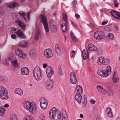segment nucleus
Here are the masks:
<instances>
[{"instance_id":"11","label":"nucleus","mask_w":120,"mask_h":120,"mask_svg":"<svg viewBox=\"0 0 120 120\" xmlns=\"http://www.w3.org/2000/svg\"><path fill=\"white\" fill-rule=\"evenodd\" d=\"M46 86L47 89L49 90L51 89L53 86V82L52 80H49L46 82Z\"/></svg>"},{"instance_id":"30","label":"nucleus","mask_w":120,"mask_h":120,"mask_svg":"<svg viewBox=\"0 0 120 120\" xmlns=\"http://www.w3.org/2000/svg\"><path fill=\"white\" fill-rule=\"evenodd\" d=\"M110 62L109 60L108 59H103L102 64L105 65L109 64Z\"/></svg>"},{"instance_id":"14","label":"nucleus","mask_w":120,"mask_h":120,"mask_svg":"<svg viewBox=\"0 0 120 120\" xmlns=\"http://www.w3.org/2000/svg\"><path fill=\"white\" fill-rule=\"evenodd\" d=\"M81 94L76 93L75 96V99L79 104H80L81 102L82 96Z\"/></svg>"},{"instance_id":"25","label":"nucleus","mask_w":120,"mask_h":120,"mask_svg":"<svg viewBox=\"0 0 120 120\" xmlns=\"http://www.w3.org/2000/svg\"><path fill=\"white\" fill-rule=\"evenodd\" d=\"M70 35L72 39L74 42H76L77 41V39L75 37V35L71 31L70 34Z\"/></svg>"},{"instance_id":"15","label":"nucleus","mask_w":120,"mask_h":120,"mask_svg":"<svg viewBox=\"0 0 120 120\" xmlns=\"http://www.w3.org/2000/svg\"><path fill=\"white\" fill-rule=\"evenodd\" d=\"M88 47L89 50L90 52L95 51L97 49V48L92 44H89L88 45Z\"/></svg>"},{"instance_id":"46","label":"nucleus","mask_w":120,"mask_h":120,"mask_svg":"<svg viewBox=\"0 0 120 120\" xmlns=\"http://www.w3.org/2000/svg\"><path fill=\"white\" fill-rule=\"evenodd\" d=\"M97 88L98 91L100 92L101 90L103 89V87L100 85H97Z\"/></svg>"},{"instance_id":"4","label":"nucleus","mask_w":120,"mask_h":120,"mask_svg":"<svg viewBox=\"0 0 120 120\" xmlns=\"http://www.w3.org/2000/svg\"><path fill=\"white\" fill-rule=\"evenodd\" d=\"M33 75L34 78L37 81L40 80L42 78L41 71L38 67H35L34 69Z\"/></svg>"},{"instance_id":"64","label":"nucleus","mask_w":120,"mask_h":120,"mask_svg":"<svg viewBox=\"0 0 120 120\" xmlns=\"http://www.w3.org/2000/svg\"><path fill=\"white\" fill-rule=\"evenodd\" d=\"M11 29L13 31H15L16 30V29L14 27L12 28Z\"/></svg>"},{"instance_id":"3","label":"nucleus","mask_w":120,"mask_h":120,"mask_svg":"<svg viewBox=\"0 0 120 120\" xmlns=\"http://www.w3.org/2000/svg\"><path fill=\"white\" fill-rule=\"evenodd\" d=\"M98 74L99 75L103 77H106L111 73V68L110 66H108L105 69L101 71L98 70Z\"/></svg>"},{"instance_id":"56","label":"nucleus","mask_w":120,"mask_h":120,"mask_svg":"<svg viewBox=\"0 0 120 120\" xmlns=\"http://www.w3.org/2000/svg\"><path fill=\"white\" fill-rule=\"evenodd\" d=\"M22 50L19 49H17L15 51V52H22Z\"/></svg>"},{"instance_id":"12","label":"nucleus","mask_w":120,"mask_h":120,"mask_svg":"<svg viewBox=\"0 0 120 120\" xmlns=\"http://www.w3.org/2000/svg\"><path fill=\"white\" fill-rule=\"evenodd\" d=\"M55 49L56 52H63L62 46L59 45H56L55 47Z\"/></svg>"},{"instance_id":"63","label":"nucleus","mask_w":120,"mask_h":120,"mask_svg":"<svg viewBox=\"0 0 120 120\" xmlns=\"http://www.w3.org/2000/svg\"><path fill=\"white\" fill-rule=\"evenodd\" d=\"M71 23L74 27H76V26L73 22H71Z\"/></svg>"},{"instance_id":"50","label":"nucleus","mask_w":120,"mask_h":120,"mask_svg":"<svg viewBox=\"0 0 120 120\" xmlns=\"http://www.w3.org/2000/svg\"><path fill=\"white\" fill-rule=\"evenodd\" d=\"M116 18L117 19H120V13L118 12H117L116 14Z\"/></svg>"},{"instance_id":"37","label":"nucleus","mask_w":120,"mask_h":120,"mask_svg":"<svg viewBox=\"0 0 120 120\" xmlns=\"http://www.w3.org/2000/svg\"><path fill=\"white\" fill-rule=\"evenodd\" d=\"M98 60L97 61V63L98 64V65H101V64H102L103 59L102 57H100L99 59H98Z\"/></svg>"},{"instance_id":"7","label":"nucleus","mask_w":120,"mask_h":120,"mask_svg":"<svg viewBox=\"0 0 120 120\" xmlns=\"http://www.w3.org/2000/svg\"><path fill=\"white\" fill-rule=\"evenodd\" d=\"M94 36L96 39L99 40L103 39L105 36L104 34L102 31H98L95 33Z\"/></svg>"},{"instance_id":"10","label":"nucleus","mask_w":120,"mask_h":120,"mask_svg":"<svg viewBox=\"0 0 120 120\" xmlns=\"http://www.w3.org/2000/svg\"><path fill=\"white\" fill-rule=\"evenodd\" d=\"M46 73L48 78L49 79L50 78L53 73L52 68L50 66H48L46 70Z\"/></svg>"},{"instance_id":"41","label":"nucleus","mask_w":120,"mask_h":120,"mask_svg":"<svg viewBox=\"0 0 120 120\" xmlns=\"http://www.w3.org/2000/svg\"><path fill=\"white\" fill-rule=\"evenodd\" d=\"M10 120H18L15 114L12 115L11 117Z\"/></svg>"},{"instance_id":"19","label":"nucleus","mask_w":120,"mask_h":120,"mask_svg":"<svg viewBox=\"0 0 120 120\" xmlns=\"http://www.w3.org/2000/svg\"><path fill=\"white\" fill-rule=\"evenodd\" d=\"M15 93L20 95L22 96L23 94V91L21 89L16 88L15 90Z\"/></svg>"},{"instance_id":"17","label":"nucleus","mask_w":120,"mask_h":120,"mask_svg":"<svg viewBox=\"0 0 120 120\" xmlns=\"http://www.w3.org/2000/svg\"><path fill=\"white\" fill-rule=\"evenodd\" d=\"M111 111V109L109 107L107 108L106 110V111L107 113V115L110 118H112L113 116V114Z\"/></svg>"},{"instance_id":"54","label":"nucleus","mask_w":120,"mask_h":120,"mask_svg":"<svg viewBox=\"0 0 120 120\" xmlns=\"http://www.w3.org/2000/svg\"><path fill=\"white\" fill-rule=\"evenodd\" d=\"M58 72L60 75H61L62 74V70L60 68H59L58 69Z\"/></svg>"},{"instance_id":"36","label":"nucleus","mask_w":120,"mask_h":120,"mask_svg":"<svg viewBox=\"0 0 120 120\" xmlns=\"http://www.w3.org/2000/svg\"><path fill=\"white\" fill-rule=\"evenodd\" d=\"M40 35V32L38 31L35 34V40L36 41L38 40L39 37Z\"/></svg>"},{"instance_id":"58","label":"nucleus","mask_w":120,"mask_h":120,"mask_svg":"<svg viewBox=\"0 0 120 120\" xmlns=\"http://www.w3.org/2000/svg\"><path fill=\"white\" fill-rule=\"evenodd\" d=\"M19 14L20 15L22 16H25L26 15L25 13H19Z\"/></svg>"},{"instance_id":"20","label":"nucleus","mask_w":120,"mask_h":120,"mask_svg":"<svg viewBox=\"0 0 120 120\" xmlns=\"http://www.w3.org/2000/svg\"><path fill=\"white\" fill-rule=\"evenodd\" d=\"M76 90L78 94H82V86L80 85H78L76 87Z\"/></svg>"},{"instance_id":"33","label":"nucleus","mask_w":120,"mask_h":120,"mask_svg":"<svg viewBox=\"0 0 120 120\" xmlns=\"http://www.w3.org/2000/svg\"><path fill=\"white\" fill-rule=\"evenodd\" d=\"M70 80L71 83L72 84H75L77 82L76 78L70 79Z\"/></svg>"},{"instance_id":"57","label":"nucleus","mask_w":120,"mask_h":120,"mask_svg":"<svg viewBox=\"0 0 120 120\" xmlns=\"http://www.w3.org/2000/svg\"><path fill=\"white\" fill-rule=\"evenodd\" d=\"M30 12H28L27 13V17L28 20L30 19Z\"/></svg>"},{"instance_id":"59","label":"nucleus","mask_w":120,"mask_h":120,"mask_svg":"<svg viewBox=\"0 0 120 120\" xmlns=\"http://www.w3.org/2000/svg\"><path fill=\"white\" fill-rule=\"evenodd\" d=\"M90 101L91 103L92 104H95V101L93 100H91Z\"/></svg>"},{"instance_id":"40","label":"nucleus","mask_w":120,"mask_h":120,"mask_svg":"<svg viewBox=\"0 0 120 120\" xmlns=\"http://www.w3.org/2000/svg\"><path fill=\"white\" fill-rule=\"evenodd\" d=\"M117 12L116 11L112 10L111 12V13L112 16L115 18H116V14Z\"/></svg>"},{"instance_id":"62","label":"nucleus","mask_w":120,"mask_h":120,"mask_svg":"<svg viewBox=\"0 0 120 120\" xmlns=\"http://www.w3.org/2000/svg\"><path fill=\"white\" fill-rule=\"evenodd\" d=\"M76 17L77 18H78L79 17L80 15L77 13H76L75 15Z\"/></svg>"},{"instance_id":"31","label":"nucleus","mask_w":120,"mask_h":120,"mask_svg":"<svg viewBox=\"0 0 120 120\" xmlns=\"http://www.w3.org/2000/svg\"><path fill=\"white\" fill-rule=\"evenodd\" d=\"M5 110L2 107H0V116H3L4 115Z\"/></svg>"},{"instance_id":"6","label":"nucleus","mask_w":120,"mask_h":120,"mask_svg":"<svg viewBox=\"0 0 120 120\" xmlns=\"http://www.w3.org/2000/svg\"><path fill=\"white\" fill-rule=\"evenodd\" d=\"M41 22L43 25L45 30L46 32H48L49 31V28L46 17L45 16L43 15H41Z\"/></svg>"},{"instance_id":"43","label":"nucleus","mask_w":120,"mask_h":120,"mask_svg":"<svg viewBox=\"0 0 120 120\" xmlns=\"http://www.w3.org/2000/svg\"><path fill=\"white\" fill-rule=\"evenodd\" d=\"M6 79L5 76L3 75H1L0 76V81H3Z\"/></svg>"},{"instance_id":"28","label":"nucleus","mask_w":120,"mask_h":120,"mask_svg":"<svg viewBox=\"0 0 120 120\" xmlns=\"http://www.w3.org/2000/svg\"><path fill=\"white\" fill-rule=\"evenodd\" d=\"M62 120H67V115L66 112L64 111L62 113Z\"/></svg>"},{"instance_id":"42","label":"nucleus","mask_w":120,"mask_h":120,"mask_svg":"<svg viewBox=\"0 0 120 120\" xmlns=\"http://www.w3.org/2000/svg\"><path fill=\"white\" fill-rule=\"evenodd\" d=\"M108 38L110 39H112L114 38L113 35L111 33L109 34L107 36Z\"/></svg>"},{"instance_id":"13","label":"nucleus","mask_w":120,"mask_h":120,"mask_svg":"<svg viewBox=\"0 0 120 120\" xmlns=\"http://www.w3.org/2000/svg\"><path fill=\"white\" fill-rule=\"evenodd\" d=\"M21 74L24 75H28L29 72L28 69L26 67L21 68Z\"/></svg>"},{"instance_id":"21","label":"nucleus","mask_w":120,"mask_h":120,"mask_svg":"<svg viewBox=\"0 0 120 120\" xmlns=\"http://www.w3.org/2000/svg\"><path fill=\"white\" fill-rule=\"evenodd\" d=\"M16 55L19 56L21 59L25 58L26 55L25 53H15Z\"/></svg>"},{"instance_id":"18","label":"nucleus","mask_w":120,"mask_h":120,"mask_svg":"<svg viewBox=\"0 0 120 120\" xmlns=\"http://www.w3.org/2000/svg\"><path fill=\"white\" fill-rule=\"evenodd\" d=\"M19 26L21 28L22 30H25V26L24 24L20 20H18L16 21Z\"/></svg>"},{"instance_id":"22","label":"nucleus","mask_w":120,"mask_h":120,"mask_svg":"<svg viewBox=\"0 0 120 120\" xmlns=\"http://www.w3.org/2000/svg\"><path fill=\"white\" fill-rule=\"evenodd\" d=\"M112 80L114 83H116L118 81V78L117 75L115 74V72L113 75Z\"/></svg>"},{"instance_id":"9","label":"nucleus","mask_w":120,"mask_h":120,"mask_svg":"<svg viewBox=\"0 0 120 120\" xmlns=\"http://www.w3.org/2000/svg\"><path fill=\"white\" fill-rule=\"evenodd\" d=\"M40 105L41 108L42 109L46 108L48 105V101L45 98H42L41 100Z\"/></svg>"},{"instance_id":"39","label":"nucleus","mask_w":120,"mask_h":120,"mask_svg":"<svg viewBox=\"0 0 120 120\" xmlns=\"http://www.w3.org/2000/svg\"><path fill=\"white\" fill-rule=\"evenodd\" d=\"M83 55V58L84 60H85L87 58H88L89 56V53H87V54H86V53H82Z\"/></svg>"},{"instance_id":"45","label":"nucleus","mask_w":120,"mask_h":120,"mask_svg":"<svg viewBox=\"0 0 120 120\" xmlns=\"http://www.w3.org/2000/svg\"><path fill=\"white\" fill-rule=\"evenodd\" d=\"M63 19L65 22V23H68V21H67V15L65 14H63Z\"/></svg>"},{"instance_id":"34","label":"nucleus","mask_w":120,"mask_h":120,"mask_svg":"<svg viewBox=\"0 0 120 120\" xmlns=\"http://www.w3.org/2000/svg\"><path fill=\"white\" fill-rule=\"evenodd\" d=\"M45 117L44 114H41L38 118V120H45Z\"/></svg>"},{"instance_id":"47","label":"nucleus","mask_w":120,"mask_h":120,"mask_svg":"<svg viewBox=\"0 0 120 120\" xmlns=\"http://www.w3.org/2000/svg\"><path fill=\"white\" fill-rule=\"evenodd\" d=\"M51 28L52 30L53 31H56V26L55 25L51 26Z\"/></svg>"},{"instance_id":"61","label":"nucleus","mask_w":120,"mask_h":120,"mask_svg":"<svg viewBox=\"0 0 120 120\" xmlns=\"http://www.w3.org/2000/svg\"><path fill=\"white\" fill-rule=\"evenodd\" d=\"M47 66V64H44L43 65V67L44 68H46Z\"/></svg>"},{"instance_id":"60","label":"nucleus","mask_w":120,"mask_h":120,"mask_svg":"<svg viewBox=\"0 0 120 120\" xmlns=\"http://www.w3.org/2000/svg\"><path fill=\"white\" fill-rule=\"evenodd\" d=\"M30 56L32 57L34 56V53H30Z\"/></svg>"},{"instance_id":"5","label":"nucleus","mask_w":120,"mask_h":120,"mask_svg":"<svg viewBox=\"0 0 120 120\" xmlns=\"http://www.w3.org/2000/svg\"><path fill=\"white\" fill-rule=\"evenodd\" d=\"M7 91L6 88L2 86L0 87V97L3 100L7 99L8 98Z\"/></svg>"},{"instance_id":"55","label":"nucleus","mask_w":120,"mask_h":120,"mask_svg":"<svg viewBox=\"0 0 120 120\" xmlns=\"http://www.w3.org/2000/svg\"><path fill=\"white\" fill-rule=\"evenodd\" d=\"M11 37L13 39H16V35L14 34H12L11 35Z\"/></svg>"},{"instance_id":"32","label":"nucleus","mask_w":120,"mask_h":120,"mask_svg":"<svg viewBox=\"0 0 120 120\" xmlns=\"http://www.w3.org/2000/svg\"><path fill=\"white\" fill-rule=\"evenodd\" d=\"M107 93L109 96H111L113 94V92L112 90L109 88L107 89Z\"/></svg>"},{"instance_id":"1","label":"nucleus","mask_w":120,"mask_h":120,"mask_svg":"<svg viewBox=\"0 0 120 120\" xmlns=\"http://www.w3.org/2000/svg\"><path fill=\"white\" fill-rule=\"evenodd\" d=\"M49 116L50 118L55 120H60L61 117L60 111L54 107L52 108L49 111Z\"/></svg>"},{"instance_id":"2","label":"nucleus","mask_w":120,"mask_h":120,"mask_svg":"<svg viewBox=\"0 0 120 120\" xmlns=\"http://www.w3.org/2000/svg\"><path fill=\"white\" fill-rule=\"evenodd\" d=\"M23 105L25 108L29 110L31 113H35L36 110V105L34 102L31 103L29 101H26L24 103Z\"/></svg>"},{"instance_id":"29","label":"nucleus","mask_w":120,"mask_h":120,"mask_svg":"<svg viewBox=\"0 0 120 120\" xmlns=\"http://www.w3.org/2000/svg\"><path fill=\"white\" fill-rule=\"evenodd\" d=\"M10 60V58H8L5 59L3 62V64L6 66H8L9 65L8 62Z\"/></svg>"},{"instance_id":"23","label":"nucleus","mask_w":120,"mask_h":120,"mask_svg":"<svg viewBox=\"0 0 120 120\" xmlns=\"http://www.w3.org/2000/svg\"><path fill=\"white\" fill-rule=\"evenodd\" d=\"M16 34L21 38H24L25 37L23 33L20 30H18L16 32Z\"/></svg>"},{"instance_id":"51","label":"nucleus","mask_w":120,"mask_h":120,"mask_svg":"<svg viewBox=\"0 0 120 120\" xmlns=\"http://www.w3.org/2000/svg\"><path fill=\"white\" fill-rule=\"evenodd\" d=\"M104 30L106 31H110L111 30V29L109 27H106L104 28Z\"/></svg>"},{"instance_id":"49","label":"nucleus","mask_w":120,"mask_h":120,"mask_svg":"<svg viewBox=\"0 0 120 120\" xmlns=\"http://www.w3.org/2000/svg\"><path fill=\"white\" fill-rule=\"evenodd\" d=\"M52 50L51 49H47L45 50L44 52H52Z\"/></svg>"},{"instance_id":"53","label":"nucleus","mask_w":120,"mask_h":120,"mask_svg":"<svg viewBox=\"0 0 120 120\" xmlns=\"http://www.w3.org/2000/svg\"><path fill=\"white\" fill-rule=\"evenodd\" d=\"M114 29L117 31L119 30V27L118 25L116 24L114 26Z\"/></svg>"},{"instance_id":"16","label":"nucleus","mask_w":120,"mask_h":120,"mask_svg":"<svg viewBox=\"0 0 120 120\" xmlns=\"http://www.w3.org/2000/svg\"><path fill=\"white\" fill-rule=\"evenodd\" d=\"M68 25V23H63L61 25L62 30L64 33H65L67 31Z\"/></svg>"},{"instance_id":"24","label":"nucleus","mask_w":120,"mask_h":120,"mask_svg":"<svg viewBox=\"0 0 120 120\" xmlns=\"http://www.w3.org/2000/svg\"><path fill=\"white\" fill-rule=\"evenodd\" d=\"M18 5V4L16 2H14L11 4L8 5V7L10 8H14Z\"/></svg>"},{"instance_id":"52","label":"nucleus","mask_w":120,"mask_h":120,"mask_svg":"<svg viewBox=\"0 0 120 120\" xmlns=\"http://www.w3.org/2000/svg\"><path fill=\"white\" fill-rule=\"evenodd\" d=\"M88 26L90 27V28L93 29L95 28L94 26L92 23H90L88 25Z\"/></svg>"},{"instance_id":"44","label":"nucleus","mask_w":120,"mask_h":120,"mask_svg":"<svg viewBox=\"0 0 120 120\" xmlns=\"http://www.w3.org/2000/svg\"><path fill=\"white\" fill-rule=\"evenodd\" d=\"M12 18L16 21L18 20V18L15 14H13L12 15Z\"/></svg>"},{"instance_id":"38","label":"nucleus","mask_w":120,"mask_h":120,"mask_svg":"<svg viewBox=\"0 0 120 120\" xmlns=\"http://www.w3.org/2000/svg\"><path fill=\"white\" fill-rule=\"evenodd\" d=\"M70 79L72 78H74L76 77L75 74L73 72H72L70 73Z\"/></svg>"},{"instance_id":"48","label":"nucleus","mask_w":120,"mask_h":120,"mask_svg":"<svg viewBox=\"0 0 120 120\" xmlns=\"http://www.w3.org/2000/svg\"><path fill=\"white\" fill-rule=\"evenodd\" d=\"M102 94H106L107 93V91L104 89H103L100 92Z\"/></svg>"},{"instance_id":"35","label":"nucleus","mask_w":120,"mask_h":120,"mask_svg":"<svg viewBox=\"0 0 120 120\" xmlns=\"http://www.w3.org/2000/svg\"><path fill=\"white\" fill-rule=\"evenodd\" d=\"M24 120H34V119L32 116H29L25 117Z\"/></svg>"},{"instance_id":"27","label":"nucleus","mask_w":120,"mask_h":120,"mask_svg":"<svg viewBox=\"0 0 120 120\" xmlns=\"http://www.w3.org/2000/svg\"><path fill=\"white\" fill-rule=\"evenodd\" d=\"M44 55L47 59L51 58L52 56V53H44Z\"/></svg>"},{"instance_id":"26","label":"nucleus","mask_w":120,"mask_h":120,"mask_svg":"<svg viewBox=\"0 0 120 120\" xmlns=\"http://www.w3.org/2000/svg\"><path fill=\"white\" fill-rule=\"evenodd\" d=\"M19 45L21 47L25 48L27 47V44L26 42H25L24 41H21L20 42Z\"/></svg>"},{"instance_id":"8","label":"nucleus","mask_w":120,"mask_h":120,"mask_svg":"<svg viewBox=\"0 0 120 120\" xmlns=\"http://www.w3.org/2000/svg\"><path fill=\"white\" fill-rule=\"evenodd\" d=\"M10 60L11 62V64L12 66L15 68H19V64L17 60L15 57L13 56L10 58Z\"/></svg>"}]
</instances>
